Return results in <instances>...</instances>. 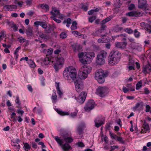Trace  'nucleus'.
I'll list each match as a JSON object with an SVG mask.
<instances>
[{
  "label": "nucleus",
  "mask_w": 151,
  "mask_h": 151,
  "mask_svg": "<svg viewBox=\"0 0 151 151\" xmlns=\"http://www.w3.org/2000/svg\"><path fill=\"white\" fill-rule=\"evenodd\" d=\"M92 70L91 67L90 66L84 65L80 69L78 76L74 80L76 90L78 92H81L83 88V84L82 79L86 78L88 74L90 73Z\"/></svg>",
  "instance_id": "1"
},
{
  "label": "nucleus",
  "mask_w": 151,
  "mask_h": 151,
  "mask_svg": "<svg viewBox=\"0 0 151 151\" xmlns=\"http://www.w3.org/2000/svg\"><path fill=\"white\" fill-rule=\"evenodd\" d=\"M63 76L68 83H70L75 80L76 77L77 72L76 69L73 66L66 68L63 71Z\"/></svg>",
  "instance_id": "2"
},
{
  "label": "nucleus",
  "mask_w": 151,
  "mask_h": 151,
  "mask_svg": "<svg viewBox=\"0 0 151 151\" xmlns=\"http://www.w3.org/2000/svg\"><path fill=\"white\" fill-rule=\"evenodd\" d=\"M121 54L118 51H112L108 57L109 65H114L118 64L120 60Z\"/></svg>",
  "instance_id": "3"
},
{
  "label": "nucleus",
  "mask_w": 151,
  "mask_h": 151,
  "mask_svg": "<svg viewBox=\"0 0 151 151\" xmlns=\"http://www.w3.org/2000/svg\"><path fill=\"white\" fill-rule=\"evenodd\" d=\"M107 76V73L101 69L97 70L95 73V78L99 83H103Z\"/></svg>",
  "instance_id": "4"
},
{
  "label": "nucleus",
  "mask_w": 151,
  "mask_h": 151,
  "mask_svg": "<svg viewBox=\"0 0 151 151\" xmlns=\"http://www.w3.org/2000/svg\"><path fill=\"white\" fill-rule=\"evenodd\" d=\"M107 52L104 51H101L97 55L96 60L97 65H102L105 63V59L106 58Z\"/></svg>",
  "instance_id": "5"
},
{
  "label": "nucleus",
  "mask_w": 151,
  "mask_h": 151,
  "mask_svg": "<svg viewBox=\"0 0 151 151\" xmlns=\"http://www.w3.org/2000/svg\"><path fill=\"white\" fill-rule=\"evenodd\" d=\"M108 92V88L105 86H99L96 89V93L100 97L105 96Z\"/></svg>",
  "instance_id": "6"
},
{
  "label": "nucleus",
  "mask_w": 151,
  "mask_h": 151,
  "mask_svg": "<svg viewBox=\"0 0 151 151\" xmlns=\"http://www.w3.org/2000/svg\"><path fill=\"white\" fill-rule=\"evenodd\" d=\"M64 60L63 57L60 55L58 56L56 59L55 62L53 64V67L56 71H58L59 68H60L63 64Z\"/></svg>",
  "instance_id": "7"
},
{
  "label": "nucleus",
  "mask_w": 151,
  "mask_h": 151,
  "mask_svg": "<svg viewBox=\"0 0 151 151\" xmlns=\"http://www.w3.org/2000/svg\"><path fill=\"white\" fill-rule=\"evenodd\" d=\"M54 138L58 143L59 145H60L62 146L63 149L64 150L68 151L71 149L70 146L69 144L67 143L63 145V139H60L58 136H56Z\"/></svg>",
  "instance_id": "8"
},
{
  "label": "nucleus",
  "mask_w": 151,
  "mask_h": 151,
  "mask_svg": "<svg viewBox=\"0 0 151 151\" xmlns=\"http://www.w3.org/2000/svg\"><path fill=\"white\" fill-rule=\"evenodd\" d=\"M96 106V104L93 100H90L86 104L84 109L86 111L89 112L93 109Z\"/></svg>",
  "instance_id": "9"
},
{
  "label": "nucleus",
  "mask_w": 151,
  "mask_h": 151,
  "mask_svg": "<svg viewBox=\"0 0 151 151\" xmlns=\"http://www.w3.org/2000/svg\"><path fill=\"white\" fill-rule=\"evenodd\" d=\"M95 55L94 52H89L86 54V56L84 57V59H86L84 61L85 63L87 62V64L91 62L93 59L95 57Z\"/></svg>",
  "instance_id": "10"
},
{
  "label": "nucleus",
  "mask_w": 151,
  "mask_h": 151,
  "mask_svg": "<svg viewBox=\"0 0 151 151\" xmlns=\"http://www.w3.org/2000/svg\"><path fill=\"white\" fill-rule=\"evenodd\" d=\"M87 96V93L84 92L81 93L78 97H75V99L79 103L82 104L85 101Z\"/></svg>",
  "instance_id": "11"
},
{
  "label": "nucleus",
  "mask_w": 151,
  "mask_h": 151,
  "mask_svg": "<svg viewBox=\"0 0 151 151\" xmlns=\"http://www.w3.org/2000/svg\"><path fill=\"white\" fill-rule=\"evenodd\" d=\"M143 12L139 11H133L127 13L126 14L127 16L129 17H139L143 15Z\"/></svg>",
  "instance_id": "12"
},
{
  "label": "nucleus",
  "mask_w": 151,
  "mask_h": 151,
  "mask_svg": "<svg viewBox=\"0 0 151 151\" xmlns=\"http://www.w3.org/2000/svg\"><path fill=\"white\" fill-rule=\"evenodd\" d=\"M104 119L101 116L97 117L94 121L95 126L99 127L104 123Z\"/></svg>",
  "instance_id": "13"
},
{
  "label": "nucleus",
  "mask_w": 151,
  "mask_h": 151,
  "mask_svg": "<svg viewBox=\"0 0 151 151\" xmlns=\"http://www.w3.org/2000/svg\"><path fill=\"white\" fill-rule=\"evenodd\" d=\"M63 140L68 143L72 142L73 140L72 137L70 136L69 134L68 133L63 134Z\"/></svg>",
  "instance_id": "14"
},
{
  "label": "nucleus",
  "mask_w": 151,
  "mask_h": 151,
  "mask_svg": "<svg viewBox=\"0 0 151 151\" xmlns=\"http://www.w3.org/2000/svg\"><path fill=\"white\" fill-rule=\"evenodd\" d=\"M138 7L140 8L146 9L147 8V4L146 0H138Z\"/></svg>",
  "instance_id": "15"
},
{
  "label": "nucleus",
  "mask_w": 151,
  "mask_h": 151,
  "mask_svg": "<svg viewBox=\"0 0 151 151\" xmlns=\"http://www.w3.org/2000/svg\"><path fill=\"white\" fill-rule=\"evenodd\" d=\"M151 71V66L149 64L143 65L142 67V72L145 74L146 75Z\"/></svg>",
  "instance_id": "16"
},
{
  "label": "nucleus",
  "mask_w": 151,
  "mask_h": 151,
  "mask_svg": "<svg viewBox=\"0 0 151 151\" xmlns=\"http://www.w3.org/2000/svg\"><path fill=\"white\" fill-rule=\"evenodd\" d=\"M127 45V43L125 42H117L115 43V47H116L124 49L126 48Z\"/></svg>",
  "instance_id": "17"
},
{
  "label": "nucleus",
  "mask_w": 151,
  "mask_h": 151,
  "mask_svg": "<svg viewBox=\"0 0 151 151\" xmlns=\"http://www.w3.org/2000/svg\"><path fill=\"white\" fill-rule=\"evenodd\" d=\"M17 6L14 5H6L4 6V9L6 11H11L17 9Z\"/></svg>",
  "instance_id": "18"
},
{
  "label": "nucleus",
  "mask_w": 151,
  "mask_h": 151,
  "mask_svg": "<svg viewBox=\"0 0 151 151\" xmlns=\"http://www.w3.org/2000/svg\"><path fill=\"white\" fill-rule=\"evenodd\" d=\"M34 24L37 27L40 25L44 29L48 26L45 22H43L36 21L34 22Z\"/></svg>",
  "instance_id": "19"
},
{
  "label": "nucleus",
  "mask_w": 151,
  "mask_h": 151,
  "mask_svg": "<svg viewBox=\"0 0 151 151\" xmlns=\"http://www.w3.org/2000/svg\"><path fill=\"white\" fill-rule=\"evenodd\" d=\"M78 57L80 58V61L83 64H87V62L85 63L84 61L86 59H84V57L86 56V54L85 55L83 52H79L78 55Z\"/></svg>",
  "instance_id": "20"
},
{
  "label": "nucleus",
  "mask_w": 151,
  "mask_h": 151,
  "mask_svg": "<svg viewBox=\"0 0 151 151\" xmlns=\"http://www.w3.org/2000/svg\"><path fill=\"white\" fill-rule=\"evenodd\" d=\"M71 47L74 51L76 52L79 51L81 49L80 45L76 43H74L72 45Z\"/></svg>",
  "instance_id": "21"
},
{
  "label": "nucleus",
  "mask_w": 151,
  "mask_h": 151,
  "mask_svg": "<svg viewBox=\"0 0 151 151\" xmlns=\"http://www.w3.org/2000/svg\"><path fill=\"white\" fill-rule=\"evenodd\" d=\"M56 93V91L55 90V89L53 90V93L51 97V99L53 104L56 103L57 101V96Z\"/></svg>",
  "instance_id": "22"
},
{
  "label": "nucleus",
  "mask_w": 151,
  "mask_h": 151,
  "mask_svg": "<svg viewBox=\"0 0 151 151\" xmlns=\"http://www.w3.org/2000/svg\"><path fill=\"white\" fill-rule=\"evenodd\" d=\"M140 26L147 31H149L150 28H151V26L147 23L145 22H142L140 24Z\"/></svg>",
  "instance_id": "23"
},
{
  "label": "nucleus",
  "mask_w": 151,
  "mask_h": 151,
  "mask_svg": "<svg viewBox=\"0 0 151 151\" xmlns=\"http://www.w3.org/2000/svg\"><path fill=\"white\" fill-rule=\"evenodd\" d=\"M38 34L39 37L40 38L45 41H47L50 38L49 35L40 32Z\"/></svg>",
  "instance_id": "24"
},
{
  "label": "nucleus",
  "mask_w": 151,
  "mask_h": 151,
  "mask_svg": "<svg viewBox=\"0 0 151 151\" xmlns=\"http://www.w3.org/2000/svg\"><path fill=\"white\" fill-rule=\"evenodd\" d=\"M55 111L60 115L61 116L68 115L69 114L68 112L62 111L60 109L57 108L55 109Z\"/></svg>",
  "instance_id": "25"
},
{
  "label": "nucleus",
  "mask_w": 151,
  "mask_h": 151,
  "mask_svg": "<svg viewBox=\"0 0 151 151\" xmlns=\"http://www.w3.org/2000/svg\"><path fill=\"white\" fill-rule=\"evenodd\" d=\"M24 30L25 31L26 33L28 36H31L33 35V31L31 28L28 27L27 29H25Z\"/></svg>",
  "instance_id": "26"
},
{
  "label": "nucleus",
  "mask_w": 151,
  "mask_h": 151,
  "mask_svg": "<svg viewBox=\"0 0 151 151\" xmlns=\"http://www.w3.org/2000/svg\"><path fill=\"white\" fill-rule=\"evenodd\" d=\"M85 127V126L84 124H81L79 126L77 129V132L79 134H81L84 129Z\"/></svg>",
  "instance_id": "27"
},
{
  "label": "nucleus",
  "mask_w": 151,
  "mask_h": 151,
  "mask_svg": "<svg viewBox=\"0 0 151 151\" xmlns=\"http://www.w3.org/2000/svg\"><path fill=\"white\" fill-rule=\"evenodd\" d=\"M50 13L52 15V16L58 17V15L60 14L59 10L56 9H53Z\"/></svg>",
  "instance_id": "28"
},
{
  "label": "nucleus",
  "mask_w": 151,
  "mask_h": 151,
  "mask_svg": "<svg viewBox=\"0 0 151 151\" xmlns=\"http://www.w3.org/2000/svg\"><path fill=\"white\" fill-rule=\"evenodd\" d=\"M144 105V103L142 101L137 102L133 107V109L134 110H136L139 107L142 108Z\"/></svg>",
  "instance_id": "29"
},
{
  "label": "nucleus",
  "mask_w": 151,
  "mask_h": 151,
  "mask_svg": "<svg viewBox=\"0 0 151 151\" xmlns=\"http://www.w3.org/2000/svg\"><path fill=\"white\" fill-rule=\"evenodd\" d=\"M97 15V14L95 13L92 16L89 17L88 18L89 22L91 23L93 22L96 19Z\"/></svg>",
  "instance_id": "30"
},
{
  "label": "nucleus",
  "mask_w": 151,
  "mask_h": 151,
  "mask_svg": "<svg viewBox=\"0 0 151 151\" xmlns=\"http://www.w3.org/2000/svg\"><path fill=\"white\" fill-rule=\"evenodd\" d=\"M101 30H98L93 31L91 33V35L93 36L100 37L101 34Z\"/></svg>",
  "instance_id": "31"
},
{
  "label": "nucleus",
  "mask_w": 151,
  "mask_h": 151,
  "mask_svg": "<svg viewBox=\"0 0 151 151\" xmlns=\"http://www.w3.org/2000/svg\"><path fill=\"white\" fill-rule=\"evenodd\" d=\"M29 66L31 68H34L36 67V65L34 62L32 60H29L27 62Z\"/></svg>",
  "instance_id": "32"
},
{
  "label": "nucleus",
  "mask_w": 151,
  "mask_h": 151,
  "mask_svg": "<svg viewBox=\"0 0 151 151\" xmlns=\"http://www.w3.org/2000/svg\"><path fill=\"white\" fill-rule=\"evenodd\" d=\"M53 62L52 61H51V59L49 57H46L45 58L43 62L44 64L45 65H48L50 62Z\"/></svg>",
  "instance_id": "33"
},
{
  "label": "nucleus",
  "mask_w": 151,
  "mask_h": 151,
  "mask_svg": "<svg viewBox=\"0 0 151 151\" xmlns=\"http://www.w3.org/2000/svg\"><path fill=\"white\" fill-rule=\"evenodd\" d=\"M43 52L45 53L46 55H50L52 53L53 49L52 48L49 49L47 50L44 49Z\"/></svg>",
  "instance_id": "34"
},
{
  "label": "nucleus",
  "mask_w": 151,
  "mask_h": 151,
  "mask_svg": "<svg viewBox=\"0 0 151 151\" xmlns=\"http://www.w3.org/2000/svg\"><path fill=\"white\" fill-rule=\"evenodd\" d=\"M16 99L15 100V102L17 105L16 107L17 108H19L20 107L21 104L20 102V100L19 99V97L18 95H17L16 96Z\"/></svg>",
  "instance_id": "35"
},
{
  "label": "nucleus",
  "mask_w": 151,
  "mask_h": 151,
  "mask_svg": "<svg viewBox=\"0 0 151 151\" xmlns=\"http://www.w3.org/2000/svg\"><path fill=\"white\" fill-rule=\"evenodd\" d=\"M118 141L119 143L122 144H124L125 142V140H124L122 137L118 136H116V138L115 139Z\"/></svg>",
  "instance_id": "36"
},
{
  "label": "nucleus",
  "mask_w": 151,
  "mask_h": 151,
  "mask_svg": "<svg viewBox=\"0 0 151 151\" xmlns=\"http://www.w3.org/2000/svg\"><path fill=\"white\" fill-rule=\"evenodd\" d=\"M120 37L122 40L126 41V34H121L115 36V38L117 37Z\"/></svg>",
  "instance_id": "37"
},
{
  "label": "nucleus",
  "mask_w": 151,
  "mask_h": 151,
  "mask_svg": "<svg viewBox=\"0 0 151 151\" xmlns=\"http://www.w3.org/2000/svg\"><path fill=\"white\" fill-rule=\"evenodd\" d=\"M45 33H49L51 32V27L50 24H49L48 26L45 29Z\"/></svg>",
  "instance_id": "38"
},
{
  "label": "nucleus",
  "mask_w": 151,
  "mask_h": 151,
  "mask_svg": "<svg viewBox=\"0 0 151 151\" xmlns=\"http://www.w3.org/2000/svg\"><path fill=\"white\" fill-rule=\"evenodd\" d=\"M126 86L128 88L129 90L130 91H135L134 86H132L131 83L127 84Z\"/></svg>",
  "instance_id": "39"
},
{
  "label": "nucleus",
  "mask_w": 151,
  "mask_h": 151,
  "mask_svg": "<svg viewBox=\"0 0 151 151\" xmlns=\"http://www.w3.org/2000/svg\"><path fill=\"white\" fill-rule=\"evenodd\" d=\"M77 24L76 21H74L73 22L72 25L71 26L70 28L72 30L76 29H77Z\"/></svg>",
  "instance_id": "40"
},
{
  "label": "nucleus",
  "mask_w": 151,
  "mask_h": 151,
  "mask_svg": "<svg viewBox=\"0 0 151 151\" xmlns=\"http://www.w3.org/2000/svg\"><path fill=\"white\" fill-rule=\"evenodd\" d=\"M68 35L66 32H62L60 35V37L62 39H65L67 37Z\"/></svg>",
  "instance_id": "41"
},
{
  "label": "nucleus",
  "mask_w": 151,
  "mask_h": 151,
  "mask_svg": "<svg viewBox=\"0 0 151 151\" xmlns=\"http://www.w3.org/2000/svg\"><path fill=\"white\" fill-rule=\"evenodd\" d=\"M0 41L5 37L6 33L4 31L2 30L0 32Z\"/></svg>",
  "instance_id": "42"
},
{
  "label": "nucleus",
  "mask_w": 151,
  "mask_h": 151,
  "mask_svg": "<svg viewBox=\"0 0 151 151\" xmlns=\"http://www.w3.org/2000/svg\"><path fill=\"white\" fill-rule=\"evenodd\" d=\"M23 148L24 150H30L31 148V147L27 143H24Z\"/></svg>",
  "instance_id": "43"
},
{
  "label": "nucleus",
  "mask_w": 151,
  "mask_h": 151,
  "mask_svg": "<svg viewBox=\"0 0 151 151\" xmlns=\"http://www.w3.org/2000/svg\"><path fill=\"white\" fill-rule=\"evenodd\" d=\"M143 127L146 131H147L149 129V127L148 124L145 122L144 123Z\"/></svg>",
  "instance_id": "44"
},
{
  "label": "nucleus",
  "mask_w": 151,
  "mask_h": 151,
  "mask_svg": "<svg viewBox=\"0 0 151 151\" xmlns=\"http://www.w3.org/2000/svg\"><path fill=\"white\" fill-rule=\"evenodd\" d=\"M142 81H139L136 85V90L139 89L142 87Z\"/></svg>",
  "instance_id": "45"
},
{
  "label": "nucleus",
  "mask_w": 151,
  "mask_h": 151,
  "mask_svg": "<svg viewBox=\"0 0 151 151\" xmlns=\"http://www.w3.org/2000/svg\"><path fill=\"white\" fill-rule=\"evenodd\" d=\"M72 33L76 37H80L81 36H82V35L79 32L77 31H74Z\"/></svg>",
  "instance_id": "46"
},
{
  "label": "nucleus",
  "mask_w": 151,
  "mask_h": 151,
  "mask_svg": "<svg viewBox=\"0 0 151 151\" xmlns=\"http://www.w3.org/2000/svg\"><path fill=\"white\" fill-rule=\"evenodd\" d=\"M140 33L139 32L137 29H135L134 31V35L136 38H139L140 36Z\"/></svg>",
  "instance_id": "47"
},
{
  "label": "nucleus",
  "mask_w": 151,
  "mask_h": 151,
  "mask_svg": "<svg viewBox=\"0 0 151 151\" xmlns=\"http://www.w3.org/2000/svg\"><path fill=\"white\" fill-rule=\"evenodd\" d=\"M18 41L20 43H23L25 42L26 39L24 38H23L22 37H19L17 38Z\"/></svg>",
  "instance_id": "48"
},
{
  "label": "nucleus",
  "mask_w": 151,
  "mask_h": 151,
  "mask_svg": "<svg viewBox=\"0 0 151 151\" xmlns=\"http://www.w3.org/2000/svg\"><path fill=\"white\" fill-rule=\"evenodd\" d=\"M41 6L42 9L46 10V11L48 10L49 8V6L46 4H42Z\"/></svg>",
  "instance_id": "49"
},
{
  "label": "nucleus",
  "mask_w": 151,
  "mask_h": 151,
  "mask_svg": "<svg viewBox=\"0 0 151 151\" xmlns=\"http://www.w3.org/2000/svg\"><path fill=\"white\" fill-rule=\"evenodd\" d=\"M124 30L127 33L130 34H132L134 32V31L130 28H125Z\"/></svg>",
  "instance_id": "50"
},
{
  "label": "nucleus",
  "mask_w": 151,
  "mask_h": 151,
  "mask_svg": "<svg viewBox=\"0 0 151 151\" xmlns=\"http://www.w3.org/2000/svg\"><path fill=\"white\" fill-rule=\"evenodd\" d=\"M56 17H57L51 16L50 18L52 19L53 20L56 22L58 23H60L61 22V21L58 19H56Z\"/></svg>",
  "instance_id": "51"
},
{
  "label": "nucleus",
  "mask_w": 151,
  "mask_h": 151,
  "mask_svg": "<svg viewBox=\"0 0 151 151\" xmlns=\"http://www.w3.org/2000/svg\"><path fill=\"white\" fill-rule=\"evenodd\" d=\"M135 62L134 60L132 59H130L129 60L128 65H133L134 66Z\"/></svg>",
  "instance_id": "52"
},
{
  "label": "nucleus",
  "mask_w": 151,
  "mask_h": 151,
  "mask_svg": "<svg viewBox=\"0 0 151 151\" xmlns=\"http://www.w3.org/2000/svg\"><path fill=\"white\" fill-rule=\"evenodd\" d=\"M76 145H77L79 147H85V145L84 144L81 142H78L76 143Z\"/></svg>",
  "instance_id": "53"
},
{
  "label": "nucleus",
  "mask_w": 151,
  "mask_h": 151,
  "mask_svg": "<svg viewBox=\"0 0 151 151\" xmlns=\"http://www.w3.org/2000/svg\"><path fill=\"white\" fill-rule=\"evenodd\" d=\"M71 22V19L70 18H68L67 19L65 20L63 22V23L64 24L67 23V24H70Z\"/></svg>",
  "instance_id": "54"
},
{
  "label": "nucleus",
  "mask_w": 151,
  "mask_h": 151,
  "mask_svg": "<svg viewBox=\"0 0 151 151\" xmlns=\"http://www.w3.org/2000/svg\"><path fill=\"white\" fill-rule=\"evenodd\" d=\"M109 134L112 139H116V136H117L115 134H113L110 131H109Z\"/></svg>",
  "instance_id": "55"
},
{
  "label": "nucleus",
  "mask_w": 151,
  "mask_h": 151,
  "mask_svg": "<svg viewBox=\"0 0 151 151\" xmlns=\"http://www.w3.org/2000/svg\"><path fill=\"white\" fill-rule=\"evenodd\" d=\"M135 8V5L133 4H131L129 6L128 9L129 10H132Z\"/></svg>",
  "instance_id": "56"
},
{
  "label": "nucleus",
  "mask_w": 151,
  "mask_h": 151,
  "mask_svg": "<svg viewBox=\"0 0 151 151\" xmlns=\"http://www.w3.org/2000/svg\"><path fill=\"white\" fill-rule=\"evenodd\" d=\"M11 27L14 30V31H17L18 27L14 23L12 24Z\"/></svg>",
  "instance_id": "57"
},
{
  "label": "nucleus",
  "mask_w": 151,
  "mask_h": 151,
  "mask_svg": "<svg viewBox=\"0 0 151 151\" xmlns=\"http://www.w3.org/2000/svg\"><path fill=\"white\" fill-rule=\"evenodd\" d=\"M78 113V111L77 110H76L74 112H73L71 113L70 114V116L72 117H74L75 116H76L77 115Z\"/></svg>",
  "instance_id": "58"
},
{
  "label": "nucleus",
  "mask_w": 151,
  "mask_h": 151,
  "mask_svg": "<svg viewBox=\"0 0 151 151\" xmlns=\"http://www.w3.org/2000/svg\"><path fill=\"white\" fill-rule=\"evenodd\" d=\"M20 147V145L18 144V145H15V147H14L13 149L15 151H19Z\"/></svg>",
  "instance_id": "59"
},
{
  "label": "nucleus",
  "mask_w": 151,
  "mask_h": 151,
  "mask_svg": "<svg viewBox=\"0 0 151 151\" xmlns=\"http://www.w3.org/2000/svg\"><path fill=\"white\" fill-rule=\"evenodd\" d=\"M111 125V124L110 123H108L107 124L105 127V128L106 130H108L110 131Z\"/></svg>",
  "instance_id": "60"
},
{
  "label": "nucleus",
  "mask_w": 151,
  "mask_h": 151,
  "mask_svg": "<svg viewBox=\"0 0 151 151\" xmlns=\"http://www.w3.org/2000/svg\"><path fill=\"white\" fill-rule=\"evenodd\" d=\"M57 93L60 97H61L63 95V93L60 88L57 90Z\"/></svg>",
  "instance_id": "61"
},
{
  "label": "nucleus",
  "mask_w": 151,
  "mask_h": 151,
  "mask_svg": "<svg viewBox=\"0 0 151 151\" xmlns=\"http://www.w3.org/2000/svg\"><path fill=\"white\" fill-rule=\"evenodd\" d=\"M122 90L124 93H127L129 91V90L128 88L124 87H123Z\"/></svg>",
  "instance_id": "62"
},
{
  "label": "nucleus",
  "mask_w": 151,
  "mask_h": 151,
  "mask_svg": "<svg viewBox=\"0 0 151 151\" xmlns=\"http://www.w3.org/2000/svg\"><path fill=\"white\" fill-rule=\"evenodd\" d=\"M128 66L127 67V68L129 70H134V66L133 65H128Z\"/></svg>",
  "instance_id": "63"
},
{
  "label": "nucleus",
  "mask_w": 151,
  "mask_h": 151,
  "mask_svg": "<svg viewBox=\"0 0 151 151\" xmlns=\"http://www.w3.org/2000/svg\"><path fill=\"white\" fill-rule=\"evenodd\" d=\"M113 17L111 16H110L108 17H107L105 18V19L106 20V22H108L110 21L111 19H112L113 18Z\"/></svg>",
  "instance_id": "64"
}]
</instances>
